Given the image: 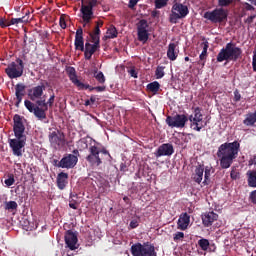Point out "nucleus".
Instances as JSON below:
<instances>
[{
    "label": "nucleus",
    "mask_w": 256,
    "mask_h": 256,
    "mask_svg": "<svg viewBox=\"0 0 256 256\" xmlns=\"http://www.w3.org/2000/svg\"><path fill=\"white\" fill-rule=\"evenodd\" d=\"M13 131L16 138L8 139L9 147L12 149L15 157H23V149L27 145V136L25 135V124L19 114L13 117Z\"/></svg>",
    "instance_id": "f257e3e1"
},
{
    "label": "nucleus",
    "mask_w": 256,
    "mask_h": 256,
    "mask_svg": "<svg viewBox=\"0 0 256 256\" xmlns=\"http://www.w3.org/2000/svg\"><path fill=\"white\" fill-rule=\"evenodd\" d=\"M239 151H241V143L235 140L234 142H225L218 147L217 157L220 161L221 169H229L239 157Z\"/></svg>",
    "instance_id": "f03ea898"
},
{
    "label": "nucleus",
    "mask_w": 256,
    "mask_h": 256,
    "mask_svg": "<svg viewBox=\"0 0 256 256\" xmlns=\"http://www.w3.org/2000/svg\"><path fill=\"white\" fill-rule=\"evenodd\" d=\"M55 103V94L50 95L48 101L45 98H41L36 100L35 103L30 100H25L24 105L29 113H33L34 116L39 119V121H43V119H47V111H49V107H53Z\"/></svg>",
    "instance_id": "7ed1b4c3"
},
{
    "label": "nucleus",
    "mask_w": 256,
    "mask_h": 256,
    "mask_svg": "<svg viewBox=\"0 0 256 256\" xmlns=\"http://www.w3.org/2000/svg\"><path fill=\"white\" fill-rule=\"evenodd\" d=\"M88 156L86 161L89 163L90 167H99L102 165L103 161L111 163L113 157L105 148H99L96 145H91L88 148Z\"/></svg>",
    "instance_id": "20e7f679"
},
{
    "label": "nucleus",
    "mask_w": 256,
    "mask_h": 256,
    "mask_svg": "<svg viewBox=\"0 0 256 256\" xmlns=\"http://www.w3.org/2000/svg\"><path fill=\"white\" fill-rule=\"evenodd\" d=\"M241 57H243V50L237 47V44L229 42L220 50L216 59L218 63H223V61H239Z\"/></svg>",
    "instance_id": "39448f33"
},
{
    "label": "nucleus",
    "mask_w": 256,
    "mask_h": 256,
    "mask_svg": "<svg viewBox=\"0 0 256 256\" xmlns=\"http://www.w3.org/2000/svg\"><path fill=\"white\" fill-rule=\"evenodd\" d=\"M130 253L132 256H157L155 245L149 242H144L143 244L137 242L133 244L130 248Z\"/></svg>",
    "instance_id": "423d86ee"
},
{
    "label": "nucleus",
    "mask_w": 256,
    "mask_h": 256,
    "mask_svg": "<svg viewBox=\"0 0 256 256\" xmlns=\"http://www.w3.org/2000/svg\"><path fill=\"white\" fill-rule=\"evenodd\" d=\"M23 71H25V63L21 58H17L15 62H11L5 68V73L9 79H19L23 77Z\"/></svg>",
    "instance_id": "0eeeda50"
},
{
    "label": "nucleus",
    "mask_w": 256,
    "mask_h": 256,
    "mask_svg": "<svg viewBox=\"0 0 256 256\" xmlns=\"http://www.w3.org/2000/svg\"><path fill=\"white\" fill-rule=\"evenodd\" d=\"M194 115L188 116V121L190 122V129L197 131L198 133L207 126V122L203 124V113H201V108L196 107L193 111Z\"/></svg>",
    "instance_id": "6e6552de"
},
{
    "label": "nucleus",
    "mask_w": 256,
    "mask_h": 256,
    "mask_svg": "<svg viewBox=\"0 0 256 256\" xmlns=\"http://www.w3.org/2000/svg\"><path fill=\"white\" fill-rule=\"evenodd\" d=\"M81 3L80 12L84 21L83 27H86L87 23H91L93 19V7L97 5V0H81Z\"/></svg>",
    "instance_id": "1a4fd4ad"
},
{
    "label": "nucleus",
    "mask_w": 256,
    "mask_h": 256,
    "mask_svg": "<svg viewBox=\"0 0 256 256\" xmlns=\"http://www.w3.org/2000/svg\"><path fill=\"white\" fill-rule=\"evenodd\" d=\"M189 15V8L181 3H175L172 6L169 16L170 23H177L179 19H185Z\"/></svg>",
    "instance_id": "9d476101"
},
{
    "label": "nucleus",
    "mask_w": 256,
    "mask_h": 256,
    "mask_svg": "<svg viewBox=\"0 0 256 256\" xmlns=\"http://www.w3.org/2000/svg\"><path fill=\"white\" fill-rule=\"evenodd\" d=\"M228 12L224 8H216L212 11L204 13V19L211 21V23H225L227 21Z\"/></svg>",
    "instance_id": "9b49d317"
},
{
    "label": "nucleus",
    "mask_w": 256,
    "mask_h": 256,
    "mask_svg": "<svg viewBox=\"0 0 256 256\" xmlns=\"http://www.w3.org/2000/svg\"><path fill=\"white\" fill-rule=\"evenodd\" d=\"M187 121H189V116L185 114H176L175 116H167L166 117V124L171 129H183L185 125H187Z\"/></svg>",
    "instance_id": "f8f14e48"
},
{
    "label": "nucleus",
    "mask_w": 256,
    "mask_h": 256,
    "mask_svg": "<svg viewBox=\"0 0 256 256\" xmlns=\"http://www.w3.org/2000/svg\"><path fill=\"white\" fill-rule=\"evenodd\" d=\"M48 139L51 147L56 149V151H59V149H63V147H65V134L61 133L59 130L50 132Z\"/></svg>",
    "instance_id": "ddd939ff"
},
{
    "label": "nucleus",
    "mask_w": 256,
    "mask_h": 256,
    "mask_svg": "<svg viewBox=\"0 0 256 256\" xmlns=\"http://www.w3.org/2000/svg\"><path fill=\"white\" fill-rule=\"evenodd\" d=\"M149 27V23L147 20L142 19L139 21L137 26V35H138V41L141 43H147L149 41V31L147 28Z\"/></svg>",
    "instance_id": "4468645a"
},
{
    "label": "nucleus",
    "mask_w": 256,
    "mask_h": 256,
    "mask_svg": "<svg viewBox=\"0 0 256 256\" xmlns=\"http://www.w3.org/2000/svg\"><path fill=\"white\" fill-rule=\"evenodd\" d=\"M78 161L79 158H77V156L74 154H68L58 162L57 167H60L61 169H73V167L77 165Z\"/></svg>",
    "instance_id": "2eb2a0df"
},
{
    "label": "nucleus",
    "mask_w": 256,
    "mask_h": 256,
    "mask_svg": "<svg viewBox=\"0 0 256 256\" xmlns=\"http://www.w3.org/2000/svg\"><path fill=\"white\" fill-rule=\"evenodd\" d=\"M65 244L70 251H75V249H79V245L77 242L79 241L77 238V234L72 230H67L64 236Z\"/></svg>",
    "instance_id": "dca6fc26"
},
{
    "label": "nucleus",
    "mask_w": 256,
    "mask_h": 256,
    "mask_svg": "<svg viewBox=\"0 0 256 256\" xmlns=\"http://www.w3.org/2000/svg\"><path fill=\"white\" fill-rule=\"evenodd\" d=\"M174 153L175 149L173 148V144L165 143L158 147L154 155L157 159H159V157H171V155Z\"/></svg>",
    "instance_id": "f3484780"
},
{
    "label": "nucleus",
    "mask_w": 256,
    "mask_h": 256,
    "mask_svg": "<svg viewBox=\"0 0 256 256\" xmlns=\"http://www.w3.org/2000/svg\"><path fill=\"white\" fill-rule=\"evenodd\" d=\"M101 49V44H91L89 42L85 43L84 57L87 61H91V57Z\"/></svg>",
    "instance_id": "a211bd4d"
},
{
    "label": "nucleus",
    "mask_w": 256,
    "mask_h": 256,
    "mask_svg": "<svg viewBox=\"0 0 256 256\" xmlns=\"http://www.w3.org/2000/svg\"><path fill=\"white\" fill-rule=\"evenodd\" d=\"M74 45L76 51H85V40H83V28L81 27L76 31Z\"/></svg>",
    "instance_id": "6ab92c4d"
},
{
    "label": "nucleus",
    "mask_w": 256,
    "mask_h": 256,
    "mask_svg": "<svg viewBox=\"0 0 256 256\" xmlns=\"http://www.w3.org/2000/svg\"><path fill=\"white\" fill-rule=\"evenodd\" d=\"M217 219H219V215L215 212H206L202 215V223L204 227H211Z\"/></svg>",
    "instance_id": "aec40b11"
},
{
    "label": "nucleus",
    "mask_w": 256,
    "mask_h": 256,
    "mask_svg": "<svg viewBox=\"0 0 256 256\" xmlns=\"http://www.w3.org/2000/svg\"><path fill=\"white\" fill-rule=\"evenodd\" d=\"M46 87L45 84L38 85L31 89V94H29L30 100L35 101V99H43V92L45 91Z\"/></svg>",
    "instance_id": "412c9836"
},
{
    "label": "nucleus",
    "mask_w": 256,
    "mask_h": 256,
    "mask_svg": "<svg viewBox=\"0 0 256 256\" xmlns=\"http://www.w3.org/2000/svg\"><path fill=\"white\" fill-rule=\"evenodd\" d=\"M25 89L26 86L23 83H18L15 86V96H16V103L15 106L19 107V105H21V102L23 101V97H25Z\"/></svg>",
    "instance_id": "4be33fe9"
},
{
    "label": "nucleus",
    "mask_w": 256,
    "mask_h": 256,
    "mask_svg": "<svg viewBox=\"0 0 256 256\" xmlns=\"http://www.w3.org/2000/svg\"><path fill=\"white\" fill-rule=\"evenodd\" d=\"M189 223H191V216H189L187 213H183L178 219L177 229H180V231H186V229L189 227Z\"/></svg>",
    "instance_id": "5701e85b"
},
{
    "label": "nucleus",
    "mask_w": 256,
    "mask_h": 256,
    "mask_svg": "<svg viewBox=\"0 0 256 256\" xmlns=\"http://www.w3.org/2000/svg\"><path fill=\"white\" fill-rule=\"evenodd\" d=\"M67 179H69V174H67L65 172H60L57 175L56 184H57L58 189H60V191H63V189H65V187H67V183H69L67 181Z\"/></svg>",
    "instance_id": "b1692460"
},
{
    "label": "nucleus",
    "mask_w": 256,
    "mask_h": 256,
    "mask_svg": "<svg viewBox=\"0 0 256 256\" xmlns=\"http://www.w3.org/2000/svg\"><path fill=\"white\" fill-rule=\"evenodd\" d=\"M203 173H205V166L204 165L196 166L192 179L198 185H201L203 181Z\"/></svg>",
    "instance_id": "393cba45"
},
{
    "label": "nucleus",
    "mask_w": 256,
    "mask_h": 256,
    "mask_svg": "<svg viewBox=\"0 0 256 256\" xmlns=\"http://www.w3.org/2000/svg\"><path fill=\"white\" fill-rule=\"evenodd\" d=\"M167 57L170 61H176L179 57V50L177 49L176 43H170L168 45Z\"/></svg>",
    "instance_id": "a878e982"
},
{
    "label": "nucleus",
    "mask_w": 256,
    "mask_h": 256,
    "mask_svg": "<svg viewBox=\"0 0 256 256\" xmlns=\"http://www.w3.org/2000/svg\"><path fill=\"white\" fill-rule=\"evenodd\" d=\"M256 123V110L254 112H249L246 114L245 119L243 120V125L246 127H255Z\"/></svg>",
    "instance_id": "bb28decb"
},
{
    "label": "nucleus",
    "mask_w": 256,
    "mask_h": 256,
    "mask_svg": "<svg viewBox=\"0 0 256 256\" xmlns=\"http://www.w3.org/2000/svg\"><path fill=\"white\" fill-rule=\"evenodd\" d=\"M248 187L256 189V169L248 170L246 173Z\"/></svg>",
    "instance_id": "cd10ccee"
},
{
    "label": "nucleus",
    "mask_w": 256,
    "mask_h": 256,
    "mask_svg": "<svg viewBox=\"0 0 256 256\" xmlns=\"http://www.w3.org/2000/svg\"><path fill=\"white\" fill-rule=\"evenodd\" d=\"M213 173V167L212 166H205L204 167V181L202 182V185L205 187L211 183V174Z\"/></svg>",
    "instance_id": "c85d7f7f"
},
{
    "label": "nucleus",
    "mask_w": 256,
    "mask_h": 256,
    "mask_svg": "<svg viewBox=\"0 0 256 256\" xmlns=\"http://www.w3.org/2000/svg\"><path fill=\"white\" fill-rule=\"evenodd\" d=\"M31 13L29 11L21 18H12L10 20V25H19V23H29V16Z\"/></svg>",
    "instance_id": "c756f323"
},
{
    "label": "nucleus",
    "mask_w": 256,
    "mask_h": 256,
    "mask_svg": "<svg viewBox=\"0 0 256 256\" xmlns=\"http://www.w3.org/2000/svg\"><path fill=\"white\" fill-rule=\"evenodd\" d=\"M146 89L147 91H150V93H153V95H157L159 93V90L161 89V84H159V82L157 81H154L147 84Z\"/></svg>",
    "instance_id": "7c9ffc66"
},
{
    "label": "nucleus",
    "mask_w": 256,
    "mask_h": 256,
    "mask_svg": "<svg viewBox=\"0 0 256 256\" xmlns=\"http://www.w3.org/2000/svg\"><path fill=\"white\" fill-rule=\"evenodd\" d=\"M68 77L70 81L75 85V83L79 84V79H77V72L75 71L74 67H69L67 69Z\"/></svg>",
    "instance_id": "2f4dec72"
},
{
    "label": "nucleus",
    "mask_w": 256,
    "mask_h": 256,
    "mask_svg": "<svg viewBox=\"0 0 256 256\" xmlns=\"http://www.w3.org/2000/svg\"><path fill=\"white\" fill-rule=\"evenodd\" d=\"M118 33H117V28L113 27V28H109L107 30V35L103 37L104 41H107V39H115V37H117Z\"/></svg>",
    "instance_id": "473e14b6"
},
{
    "label": "nucleus",
    "mask_w": 256,
    "mask_h": 256,
    "mask_svg": "<svg viewBox=\"0 0 256 256\" xmlns=\"http://www.w3.org/2000/svg\"><path fill=\"white\" fill-rule=\"evenodd\" d=\"M210 245L211 244L209 243V240L206 238H201L200 240H198V246L202 251H208Z\"/></svg>",
    "instance_id": "72a5a7b5"
},
{
    "label": "nucleus",
    "mask_w": 256,
    "mask_h": 256,
    "mask_svg": "<svg viewBox=\"0 0 256 256\" xmlns=\"http://www.w3.org/2000/svg\"><path fill=\"white\" fill-rule=\"evenodd\" d=\"M201 46L203 47V50L199 56L200 61H205V59H207V49H209V42L205 41L201 44Z\"/></svg>",
    "instance_id": "f704fd0d"
},
{
    "label": "nucleus",
    "mask_w": 256,
    "mask_h": 256,
    "mask_svg": "<svg viewBox=\"0 0 256 256\" xmlns=\"http://www.w3.org/2000/svg\"><path fill=\"white\" fill-rule=\"evenodd\" d=\"M155 77L156 79H163V77H165V66H157Z\"/></svg>",
    "instance_id": "c9c22d12"
},
{
    "label": "nucleus",
    "mask_w": 256,
    "mask_h": 256,
    "mask_svg": "<svg viewBox=\"0 0 256 256\" xmlns=\"http://www.w3.org/2000/svg\"><path fill=\"white\" fill-rule=\"evenodd\" d=\"M18 205H17V202L15 201H9V202H6L5 204V209L6 211H15V209H17Z\"/></svg>",
    "instance_id": "e433bc0d"
},
{
    "label": "nucleus",
    "mask_w": 256,
    "mask_h": 256,
    "mask_svg": "<svg viewBox=\"0 0 256 256\" xmlns=\"http://www.w3.org/2000/svg\"><path fill=\"white\" fill-rule=\"evenodd\" d=\"M230 177L233 181H237V179H241V173L236 168H232Z\"/></svg>",
    "instance_id": "4c0bfd02"
},
{
    "label": "nucleus",
    "mask_w": 256,
    "mask_h": 256,
    "mask_svg": "<svg viewBox=\"0 0 256 256\" xmlns=\"http://www.w3.org/2000/svg\"><path fill=\"white\" fill-rule=\"evenodd\" d=\"M101 27H103V22H96V26L92 32H89L92 35L101 36Z\"/></svg>",
    "instance_id": "58836bf2"
},
{
    "label": "nucleus",
    "mask_w": 256,
    "mask_h": 256,
    "mask_svg": "<svg viewBox=\"0 0 256 256\" xmlns=\"http://www.w3.org/2000/svg\"><path fill=\"white\" fill-rule=\"evenodd\" d=\"M94 77L96 78V81H98V83L101 85H103L106 81L105 74H103L101 71H99L97 74H94Z\"/></svg>",
    "instance_id": "ea45409f"
},
{
    "label": "nucleus",
    "mask_w": 256,
    "mask_h": 256,
    "mask_svg": "<svg viewBox=\"0 0 256 256\" xmlns=\"http://www.w3.org/2000/svg\"><path fill=\"white\" fill-rule=\"evenodd\" d=\"M6 187H11L15 185V176L13 174H8V178L4 181Z\"/></svg>",
    "instance_id": "a19ab883"
},
{
    "label": "nucleus",
    "mask_w": 256,
    "mask_h": 256,
    "mask_svg": "<svg viewBox=\"0 0 256 256\" xmlns=\"http://www.w3.org/2000/svg\"><path fill=\"white\" fill-rule=\"evenodd\" d=\"M89 37L93 44L101 45V37L99 35L89 33Z\"/></svg>",
    "instance_id": "79ce46f5"
},
{
    "label": "nucleus",
    "mask_w": 256,
    "mask_h": 256,
    "mask_svg": "<svg viewBox=\"0 0 256 256\" xmlns=\"http://www.w3.org/2000/svg\"><path fill=\"white\" fill-rule=\"evenodd\" d=\"M140 221H141V218L139 217L132 219L129 224L130 229H137V227H139Z\"/></svg>",
    "instance_id": "37998d69"
},
{
    "label": "nucleus",
    "mask_w": 256,
    "mask_h": 256,
    "mask_svg": "<svg viewBox=\"0 0 256 256\" xmlns=\"http://www.w3.org/2000/svg\"><path fill=\"white\" fill-rule=\"evenodd\" d=\"M235 0H218V6L220 9H223V7H229Z\"/></svg>",
    "instance_id": "c03bdc74"
},
{
    "label": "nucleus",
    "mask_w": 256,
    "mask_h": 256,
    "mask_svg": "<svg viewBox=\"0 0 256 256\" xmlns=\"http://www.w3.org/2000/svg\"><path fill=\"white\" fill-rule=\"evenodd\" d=\"M169 0H156L155 1V7L156 9H163V7L167 6V2Z\"/></svg>",
    "instance_id": "a18cd8bd"
},
{
    "label": "nucleus",
    "mask_w": 256,
    "mask_h": 256,
    "mask_svg": "<svg viewBox=\"0 0 256 256\" xmlns=\"http://www.w3.org/2000/svg\"><path fill=\"white\" fill-rule=\"evenodd\" d=\"M174 241H181V239H185V233L176 232L173 237Z\"/></svg>",
    "instance_id": "49530a36"
},
{
    "label": "nucleus",
    "mask_w": 256,
    "mask_h": 256,
    "mask_svg": "<svg viewBox=\"0 0 256 256\" xmlns=\"http://www.w3.org/2000/svg\"><path fill=\"white\" fill-rule=\"evenodd\" d=\"M242 7L244 11H255V7L247 2L242 3Z\"/></svg>",
    "instance_id": "de8ad7c7"
},
{
    "label": "nucleus",
    "mask_w": 256,
    "mask_h": 256,
    "mask_svg": "<svg viewBox=\"0 0 256 256\" xmlns=\"http://www.w3.org/2000/svg\"><path fill=\"white\" fill-rule=\"evenodd\" d=\"M74 85L76 87H78L79 89H90L89 84H84V83L80 82L79 80H78V83H74Z\"/></svg>",
    "instance_id": "09e8293b"
},
{
    "label": "nucleus",
    "mask_w": 256,
    "mask_h": 256,
    "mask_svg": "<svg viewBox=\"0 0 256 256\" xmlns=\"http://www.w3.org/2000/svg\"><path fill=\"white\" fill-rule=\"evenodd\" d=\"M0 27L5 29V27H11L10 21L7 22L4 18H0Z\"/></svg>",
    "instance_id": "8fccbe9b"
},
{
    "label": "nucleus",
    "mask_w": 256,
    "mask_h": 256,
    "mask_svg": "<svg viewBox=\"0 0 256 256\" xmlns=\"http://www.w3.org/2000/svg\"><path fill=\"white\" fill-rule=\"evenodd\" d=\"M234 101L235 103H239V101H241V93H239L238 89L234 91Z\"/></svg>",
    "instance_id": "3c124183"
},
{
    "label": "nucleus",
    "mask_w": 256,
    "mask_h": 256,
    "mask_svg": "<svg viewBox=\"0 0 256 256\" xmlns=\"http://www.w3.org/2000/svg\"><path fill=\"white\" fill-rule=\"evenodd\" d=\"M249 199H250L251 203H253V205H256V190H253L250 193Z\"/></svg>",
    "instance_id": "603ef678"
},
{
    "label": "nucleus",
    "mask_w": 256,
    "mask_h": 256,
    "mask_svg": "<svg viewBox=\"0 0 256 256\" xmlns=\"http://www.w3.org/2000/svg\"><path fill=\"white\" fill-rule=\"evenodd\" d=\"M60 27L61 29H67V23L65 22V18L63 16L60 17Z\"/></svg>",
    "instance_id": "864d4df0"
},
{
    "label": "nucleus",
    "mask_w": 256,
    "mask_h": 256,
    "mask_svg": "<svg viewBox=\"0 0 256 256\" xmlns=\"http://www.w3.org/2000/svg\"><path fill=\"white\" fill-rule=\"evenodd\" d=\"M137 3H139V0H129L128 7H129L130 9H134L135 6L137 5Z\"/></svg>",
    "instance_id": "5fc2aeb1"
},
{
    "label": "nucleus",
    "mask_w": 256,
    "mask_h": 256,
    "mask_svg": "<svg viewBox=\"0 0 256 256\" xmlns=\"http://www.w3.org/2000/svg\"><path fill=\"white\" fill-rule=\"evenodd\" d=\"M129 75H131V77H133L134 79H137L138 75H137V70H135V68H132L128 71Z\"/></svg>",
    "instance_id": "6e6d98bb"
},
{
    "label": "nucleus",
    "mask_w": 256,
    "mask_h": 256,
    "mask_svg": "<svg viewBox=\"0 0 256 256\" xmlns=\"http://www.w3.org/2000/svg\"><path fill=\"white\" fill-rule=\"evenodd\" d=\"M161 15V12L154 10L151 12V17H153V19H159V16Z\"/></svg>",
    "instance_id": "4d7b16f0"
},
{
    "label": "nucleus",
    "mask_w": 256,
    "mask_h": 256,
    "mask_svg": "<svg viewBox=\"0 0 256 256\" xmlns=\"http://www.w3.org/2000/svg\"><path fill=\"white\" fill-rule=\"evenodd\" d=\"M106 87L105 86H96L94 87V91H97V93H103L105 91Z\"/></svg>",
    "instance_id": "13d9d810"
},
{
    "label": "nucleus",
    "mask_w": 256,
    "mask_h": 256,
    "mask_svg": "<svg viewBox=\"0 0 256 256\" xmlns=\"http://www.w3.org/2000/svg\"><path fill=\"white\" fill-rule=\"evenodd\" d=\"M252 67H253V71L256 72V54H254L252 58Z\"/></svg>",
    "instance_id": "bf43d9fd"
},
{
    "label": "nucleus",
    "mask_w": 256,
    "mask_h": 256,
    "mask_svg": "<svg viewBox=\"0 0 256 256\" xmlns=\"http://www.w3.org/2000/svg\"><path fill=\"white\" fill-rule=\"evenodd\" d=\"M22 55V61H27V53H29V50L24 49Z\"/></svg>",
    "instance_id": "052dcab7"
},
{
    "label": "nucleus",
    "mask_w": 256,
    "mask_h": 256,
    "mask_svg": "<svg viewBox=\"0 0 256 256\" xmlns=\"http://www.w3.org/2000/svg\"><path fill=\"white\" fill-rule=\"evenodd\" d=\"M253 19H255V15L249 16V17L246 19V23H253Z\"/></svg>",
    "instance_id": "680f3d73"
},
{
    "label": "nucleus",
    "mask_w": 256,
    "mask_h": 256,
    "mask_svg": "<svg viewBox=\"0 0 256 256\" xmlns=\"http://www.w3.org/2000/svg\"><path fill=\"white\" fill-rule=\"evenodd\" d=\"M89 101H90V103H92V105H93V103H95V101H97V97H96L95 95H92V96L90 97Z\"/></svg>",
    "instance_id": "e2e57ef3"
},
{
    "label": "nucleus",
    "mask_w": 256,
    "mask_h": 256,
    "mask_svg": "<svg viewBox=\"0 0 256 256\" xmlns=\"http://www.w3.org/2000/svg\"><path fill=\"white\" fill-rule=\"evenodd\" d=\"M70 209H77V203H69Z\"/></svg>",
    "instance_id": "0e129e2a"
},
{
    "label": "nucleus",
    "mask_w": 256,
    "mask_h": 256,
    "mask_svg": "<svg viewBox=\"0 0 256 256\" xmlns=\"http://www.w3.org/2000/svg\"><path fill=\"white\" fill-rule=\"evenodd\" d=\"M84 105H85L86 107H89V105H92V103L90 102V100H85Z\"/></svg>",
    "instance_id": "69168bd1"
},
{
    "label": "nucleus",
    "mask_w": 256,
    "mask_h": 256,
    "mask_svg": "<svg viewBox=\"0 0 256 256\" xmlns=\"http://www.w3.org/2000/svg\"><path fill=\"white\" fill-rule=\"evenodd\" d=\"M120 170H121V171H125V164L122 163V164L120 165Z\"/></svg>",
    "instance_id": "338daca9"
},
{
    "label": "nucleus",
    "mask_w": 256,
    "mask_h": 256,
    "mask_svg": "<svg viewBox=\"0 0 256 256\" xmlns=\"http://www.w3.org/2000/svg\"><path fill=\"white\" fill-rule=\"evenodd\" d=\"M88 89L90 92L95 91V87H93V86H90V88H88Z\"/></svg>",
    "instance_id": "774afa93"
}]
</instances>
